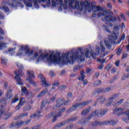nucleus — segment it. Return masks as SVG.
I'll return each mask as SVG.
<instances>
[{
	"label": "nucleus",
	"instance_id": "obj_1",
	"mask_svg": "<svg viewBox=\"0 0 129 129\" xmlns=\"http://www.w3.org/2000/svg\"><path fill=\"white\" fill-rule=\"evenodd\" d=\"M78 51L81 52V55H79V53L78 51H76L75 52H70L69 51L67 52L66 53H63L62 54V58H61V56L60 55V53L59 52L56 53L54 55V51H49V56L47 58V61H50L51 62H55V63H57V64H60V65H64L66 64H73V62L75 61H76V59H80V62H84L85 55L86 58H88L89 57V49L88 48H85L84 50V53L82 52V49L81 48H78Z\"/></svg>",
	"mask_w": 129,
	"mask_h": 129
},
{
	"label": "nucleus",
	"instance_id": "obj_14",
	"mask_svg": "<svg viewBox=\"0 0 129 129\" xmlns=\"http://www.w3.org/2000/svg\"><path fill=\"white\" fill-rule=\"evenodd\" d=\"M90 125L91 126H94L97 127V126H100V125H103V121H95L94 122H91Z\"/></svg>",
	"mask_w": 129,
	"mask_h": 129
},
{
	"label": "nucleus",
	"instance_id": "obj_55",
	"mask_svg": "<svg viewBox=\"0 0 129 129\" xmlns=\"http://www.w3.org/2000/svg\"><path fill=\"white\" fill-rule=\"evenodd\" d=\"M60 84V83H59L58 81H55L54 82L53 84H52V86H56L57 87H58V86Z\"/></svg>",
	"mask_w": 129,
	"mask_h": 129
},
{
	"label": "nucleus",
	"instance_id": "obj_20",
	"mask_svg": "<svg viewBox=\"0 0 129 129\" xmlns=\"http://www.w3.org/2000/svg\"><path fill=\"white\" fill-rule=\"evenodd\" d=\"M98 110H96L92 112L91 114L90 115V116H89V118H91L92 117H95L96 116L98 117Z\"/></svg>",
	"mask_w": 129,
	"mask_h": 129
},
{
	"label": "nucleus",
	"instance_id": "obj_48",
	"mask_svg": "<svg viewBox=\"0 0 129 129\" xmlns=\"http://www.w3.org/2000/svg\"><path fill=\"white\" fill-rule=\"evenodd\" d=\"M70 101V100L68 99L64 101L61 104H60L61 105H68V103H69V102Z\"/></svg>",
	"mask_w": 129,
	"mask_h": 129
},
{
	"label": "nucleus",
	"instance_id": "obj_5",
	"mask_svg": "<svg viewBox=\"0 0 129 129\" xmlns=\"http://www.w3.org/2000/svg\"><path fill=\"white\" fill-rule=\"evenodd\" d=\"M14 74L16 75L15 79L17 80L16 84L18 85H24V83H23V81H22V79H21L20 77L24 76L25 74H24L22 71L19 70L18 72H15Z\"/></svg>",
	"mask_w": 129,
	"mask_h": 129
},
{
	"label": "nucleus",
	"instance_id": "obj_11",
	"mask_svg": "<svg viewBox=\"0 0 129 129\" xmlns=\"http://www.w3.org/2000/svg\"><path fill=\"white\" fill-rule=\"evenodd\" d=\"M96 53H94V51L93 50H91V55L92 57V58H93V59H96V56H98V55H99V47L97 46H96Z\"/></svg>",
	"mask_w": 129,
	"mask_h": 129
},
{
	"label": "nucleus",
	"instance_id": "obj_19",
	"mask_svg": "<svg viewBox=\"0 0 129 129\" xmlns=\"http://www.w3.org/2000/svg\"><path fill=\"white\" fill-rule=\"evenodd\" d=\"M89 103V101H85L81 103H78V105L79 106V108H82V107H84L85 105H87V104H88Z\"/></svg>",
	"mask_w": 129,
	"mask_h": 129
},
{
	"label": "nucleus",
	"instance_id": "obj_56",
	"mask_svg": "<svg viewBox=\"0 0 129 129\" xmlns=\"http://www.w3.org/2000/svg\"><path fill=\"white\" fill-rule=\"evenodd\" d=\"M38 116V114L37 113H34L30 115V118H35V117H37Z\"/></svg>",
	"mask_w": 129,
	"mask_h": 129
},
{
	"label": "nucleus",
	"instance_id": "obj_59",
	"mask_svg": "<svg viewBox=\"0 0 129 129\" xmlns=\"http://www.w3.org/2000/svg\"><path fill=\"white\" fill-rule=\"evenodd\" d=\"M120 16L123 21H125V16H124V14L123 13H120Z\"/></svg>",
	"mask_w": 129,
	"mask_h": 129
},
{
	"label": "nucleus",
	"instance_id": "obj_18",
	"mask_svg": "<svg viewBox=\"0 0 129 129\" xmlns=\"http://www.w3.org/2000/svg\"><path fill=\"white\" fill-rule=\"evenodd\" d=\"M66 121H64L61 122V123H58L54 126V129L60 128V127H62L63 125H65L66 124Z\"/></svg>",
	"mask_w": 129,
	"mask_h": 129
},
{
	"label": "nucleus",
	"instance_id": "obj_7",
	"mask_svg": "<svg viewBox=\"0 0 129 129\" xmlns=\"http://www.w3.org/2000/svg\"><path fill=\"white\" fill-rule=\"evenodd\" d=\"M38 78L41 80V85L43 87H47V86H49V84L47 82V80H46V78L43 76V75L39 74L38 75Z\"/></svg>",
	"mask_w": 129,
	"mask_h": 129
},
{
	"label": "nucleus",
	"instance_id": "obj_21",
	"mask_svg": "<svg viewBox=\"0 0 129 129\" xmlns=\"http://www.w3.org/2000/svg\"><path fill=\"white\" fill-rule=\"evenodd\" d=\"M5 96L6 97H8L10 100H11L12 98H13V95L12 93V90H9L7 91V93L6 94Z\"/></svg>",
	"mask_w": 129,
	"mask_h": 129
},
{
	"label": "nucleus",
	"instance_id": "obj_8",
	"mask_svg": "<svg viewBox=\"0 0 129 129\" xmlns=\"http://www.w3.org/2000/svg\"><path fill=\"white\" fill-rule=\"evenodd\" d=\"M117 122V121H114V120L103 121V125H107L109 124V125H113V126H114Z\"/></svg>",
	"mask_w": 129,
	"mask_h": 129
},
{
	"label": "nucleus",
	"instance_id": "obj_6",
	"mask_svg": "<svg viewBox=\"0 0 129 129\" xmlns=\"http://www.w3.org/2000/svg\"><path fill=\"white\" fill-rule=\"evenodd\" d=\"M19 51L20 52L22 51V53H25L27 55H28V56H31V55H32L33 53H34L33 50L30 51V48L28 46L22 45L19 49Z\"/></svg>",
	"mask_w": 129,
	"mask_h": 129
},
{
	"label": "nucleus",
	"instance_id": "obj_53",
	"mask_svg": "<svg viewBox=\"0 0 129 129\" xmlns=\"http://www.w3.org/2000/svg\"><path fill=\"white\" fill-rule=\"evenodd\" d=\"M61 104H57L56 105L53 106V109H58V108H59L60 107V106H61Z\"/></svg>",
	"mask_w": 129,
	"mask_h": 129
},
{
	"label": "nucleus",
	"instance_id": "obj_29",
	"mask_svg": "<svg viewBox=\"0 0 129 129\" xmlns=\"http://www.w3.org/2000/svg\"><path fill=\"white\" fill-rule=\"evenodd\" d=\"M14 3H16V5H14V3H12V7H17L19 6L20 8H24V5L22 3H19L18 0H12Z\"/></svg>",
	"mask_w": 129,
	"mask_h": 129
},
{
	"label": "nucleus",
	"instance_id": "obj_43",
	"mask_svg": "<svg viewBox=\"0 0 129 129\" xmlns=\"http://www.w3.org/2000/svg\"><path fill=\"white\" fill-rule=\"evenodd\" d=\"M24 102H25V98H20V102H19V105H20V106H23Z\"/></svg>",
	"mask_w": 129,
	"mask_h": 129
},
{
	"label": "nucleus",
	"instance_id": "obj_41",
	"mask_svg": "<svg viewBox=\"0 0 129 129\" xmlns=\"http://www.w3.org/2000/svg\"><path fill=\"white\" fill-rule=\"evenodd\" d=\"M46 104H47V101L46 100H43L41 102V108H44V107H45V106H46Z\"/></svg>",
	"mask_w": 129,
	"mask_h": 129
},
{
	"label": "nucleus",
	"instance_id": "obj_27",
	"mask_svg": "<svg viewBox=\"0 0 129 129\" xmlns=\"http://www.w3.org/2000/svg\"><path fill=\"white\" fill-rule=\"evenodd\" d=\"M104 44L106 49H108V51H110L111 50V45H110V43L108 41L104 40Z\"/></svg>",
	"mask_w": 129,
	"mask_h": 129
},
{
	"label": "nucleus",
	"instance_id": "obj_44",
	"mask_svg": "<svg viewBox=\"0 0 129 129\" xmlns=\"http://www.w3.org/2000/svg\"><path fill=\"white\" fill-rule=\"evenodd\" d=\"M16 125L18 126H21V125H25V123L24 121H20L16 122Z\"/></svg>",
	"mask_w": 129,
	"mask_h": 129
},
{
	"label": "nucleus",
	"instance_id": "obj_39",
	"mask_svg": "<svg viewBox=\"0 0 129 129\" xmlns=\"http://www.w3.org/2000/svg\"><path fill=\"white\" fill-rule=\"evenodd\" d=\"M64 5H63V9L64 10H67L68 8V4H69V0H64Z\"/></svg>",
	"mask_w": 129,
	"mask_h": 129
},
{
	"label": "nucleus",
	"instance_id": "obj_22",
	"mask_svg": "<svg viewBox=\"0 0 129 129\" xmlns=\"http://www.w3.org/2000/svg\"><path fill=\"white\" fill-rule=\"evenodd\" d=\"M48 92V90L47 89H44L42 90L41 92L37 95V97L40 98V97H43V96H45V95L46 93Z\"/></svg>",
	"mask_w": 129,
	"mask_h": 129
},
{
	"label": "nucleus",
	"instance_id": "obj_54",
	"mask_svg": "<svg viewBox=\"0 0 129 129\" xmlns=\"http://www.w3.org/2000/svg\"><path fill=\"white\" fill-rule=\"evenodd\" d=\"M97 60L98 61V62L101 63V64L105 62V59H104L99 58V59H97Z\"/></svg>",
	"mask_w": 129,
	"mask_h": 129
},
{
	"label": "nucleus",
	"instance_id": "obj_33",
	"mask_svg": "<svg viewBox=\"0 0 129 129\" xmlns=\"http://www.w3.org/2000/svg\"><path fill=\"white\" fill-rule=\"evenodd\" d=\"M85 78V75H84V71L81 72V77L79 78V80L80 81H83V80Z\"/></svg>",
	"mask_w": 129,
	"mask_h": 129
},
{
	"label": "nucleus",
	"instance_id": "obj_57",
	"mask_svg": "<svg viewBox=\"0 0 129 129\" xmlns=\"http://www.w3.org/2000/svg\"><path fill=\"white\" fill-rule=\"evenodd\" d=\"M65 110H66V108H60L58 110L59 113H62V112H64V111H65Z\"/></svg>",
	"mask_w": 129,
	"mask_h": 129
},
{
	"label": "nucleus",
	"instance_id": "obj_36",
	"mask_svg": "<svg viewBox=\"0 0 129 129\" xmlns=\"http://www.w3.org/2000/svg\"><path fill=\"white\" fill-rule=\"evenodd\" d=\"M118 98V94H114L108 99L110 100H113L114 99H117Z\"/></svg>",
	"mask_w": 129,
	"mask_h": 129
},
{
	"label": "nucleus",
	"instance_id": "obj_38",
	"mask_svg": "<svg viewBox=\"0 0 129 129\" xmlns=\"http://www.w3.org/2000/svg\"><path fill=\"white\" fill-rule=\"evenodd\" d=\"M100 84H101V81L97 80V81L94 82L93 86L94 87H95L96 86H99V85H100Z\"/></svg>",
	"mask_w": 129,
	"mask_h": 129
},
{
	"label": "nucleus",
	"instance_id": "obj_37",
	"mask_svg": "<svg viewBox=\"0 0 129 129\" xmlns=\"http://www.w3.org/2000/svg\"><path fill=\"white\" fill-rule=\"evenodd\" d=\"M66 88H67V86L65 85H61L58 88L57 90H59L60 91L62 92L64 91V90L66 89Z\"/></svg>",
	"mask_w": 129,
	"mask_h": 129
},
{
	"label": "nucleus",
	"instance_id": "obj_35",
	"mask_svg": "<svg viewBox=\"0 0 129 129\" xmlns=\"http://www.w3.org/2000/svg\"><path fill=\"white\" fill-rule=\"evenodd\" d=\"M20 1H21V2H23V3L25 4V5L26 6V7H27V8H31L33 7V5H32V4L27 2L26 0H20Z\"/></svg>",
	"mask_w": 129,
	"mask_h": 129
},
{
	"label": "nucleus",
	"instance_id": "obj_62",
	"mask_svg": "<svg viewBox=\"0 0 129 129\" xmlns=\"http://www.w3.org/2000/svg\"><path fill=\"white\" fill-rule=\"evenodd\" d=\"M12 114V113H6L5 114V116L6 117L4 118V119H8V118H9V117H10V115H11Z\"/></svg>",
	"mask_w": 129,
	"mask_h": 129
},
{
	"label": "nucleus",
	"instance_id": "obj_17",
	"mask_svg": "<svg viewBox=\"0 0 129 129\" xmlns=\"http://www.w3.org/2000/svg\"><path fill=\"white\" fill-rule=\"evenodd\" d=\"M26 76L28 77L27 79H32V78H35V76L34 75V72H30L29 70L27 71Z\"/></svg>",
	"mask_w": 129,
	"mask_h": 129
},
{
	"label": "nucleus",
	"instance_id": "obj_16",
	"mask_svg": "<svg viewBox=\"0 0 129 129\" xmlns=\"http://www.w3.org/2000/svg\"><path fill=\"white\" fill-rule=\"evenodd\" d=\"M108 110L106 109L104 110H98L99 114H98V117H102L104 114L107 112Z\"/></svg>",
	"mask_w": 129,
	"mask_h": 129
},
{
	"label": "nucleus",
	"instance_id": "obj_4",
	"mask_svg": "<svg viewBox=\"0 0 129 129\" xmlns=\"http://www.w3.org/2000/svg\"><path fill=\"white\" fill-rule=\"evenodd\" d=\"M38 3H45L46 2V7L48 8L51 6V4L52 7H56V5L58 6V5H60L61 7H63V6L62 0H34L33 3L34 4V7L36 9H39V5H38Z\"/></svg>",
	"mask_w": 129,
	"mask_h": 129
},
{
	"label": "nucleus",
	"instance_id": "obj_23",
	"mask_svg": "<svg viewBox=\"0 0 129 129\" xmlns=\"http://www.w3.org/2000/svg\"><path fill=\"white\" fill-rule=\"evenodd\" d=\"M0 10L4 11L5 13L10 12V9H9V7L7 5H3L0 7Z\"/></svg>",
	"mask_w": 129,
	"mask_h": 129
},
{
	"label": "nucleus",
	"instance_id": "obj_28",
	"mask_svg": "<svg viewBox=\"0 0 129 129\" xmlns=\"http://www.w3.org/2000/svg\"><path fill=\"white\" fill-rule=\"evenodd\" d=\"M77 119H78V117L75 116V117H72L71 118L67 119L66 120V122L67 123H69L70 121H74L75 120H77Z\"/></svg>",
	"mask_w": 129,
	"mask_h": 129
},
{
	"label": "nucleus",
	"instance_id": "obj_15",
	"mask_svg": "<svg viewBox=\"0 0 129 129\" xmlns=\"http://www.w3.org/2000/svg\"><path fill=\"white\" fill-rule=\"evenodd\" d=\"M123 110H124V108L120 107L119 108H116L113 113H116L117 115H121L123 114V113H122Z\"/></svg>",
	"mask_w": 129,
	"mask_h": 129
},
{
	"label": "nucleus",
	"instance_id": "obj_26",
	"mask_svg": "<svg viewBox=\"0 0 129 129\" xmlns=\"http://www.w3.org/2000/svg\"><path fill=\"white\" fill-rule=\"evenodd\" d=\"M110 53V51L107 50L105 52V51H101V52L100 54L101 58H103V57H105L106 55H108Z\"/></svg>",
	"mask_w": 129,
	"mask_h": 129
},
{
	"label": "nucleus",
	"instance_id": "obj_2",
	"mask_svg": "<svg viewBox=\"0 0 129 129\" xmlns=\"http://www.w3.org/2000/svg\"><path fill=\"white\" fill-rule=\"evenodd\" d=\"M69 1V7L72 8L74 9H76L80 12H83L84 14H85L88 11L89 13H91L93 10L94 12H96L99 8L92 5L91 3L88 2L87 1L85 2L82 1L79 5V2L75 1V0H68Z\"/></svg>",
	"mask_w": 129,
	"mask_h": 129
},
{
	"label": "nucleus",
	"instance_id": "obj_42",
	"mask_svg": "<svg viewBox=\"0 0 129 129\" xmlns=\"http://www.w3.org/2000/svg\"><path fill=\"white\" fill-rule=\"evenodd\" d=\"M100 48L101 51H105V47L103 45V42H100Z\"/></svg>",
	"mask_w": 129,
	"mask_h": 129
},
{
	"label": "nucleus",
	"instance_id": "obj_10",
	"mask_svg": "<svg viewBox=\"0 0 129 129\" xmlns=\"http://www.w3.org/2000/svg\"><path fill=\"white\" fill-rule=\"evenodd\" d=\"M76 109H79V107L78 106V103H76V104L72 105V106L70 107L67 110V113H70V112H72V111H74V110H76Z\"/></svg>",
	"mask_w": 129,
	"mask_h": 129
},
{
	"label": "nucleus",
	"instance_id": "obj_12",
	"mask_svg": "<svg viewBox=\"0 0 129 129\" xmlns=\"http://www.w3.org/2000/svg\"><path fill=\"white\" fill-rule=\"evenodd\" d=\"M0 40H4V36L0 35ZM8 47L7 46V44L4 43L2 41L0 42V50H5V49H7Z\"/></svg>",
	"mask_w": 129,
	"mask_h": 129
},
{
	"label": "nucleus",
	"instance_id": "obj_9",
	"mask_svg": "<svg viewBox=\"0 0 129 129\" xmlns=\"http://www.w3.org/2000/svg\"><path fill=\"white\" fill-rule=\"evenodd\" d=\"M117 38H118V33L113 32L112 35L109 37L108 41L110 42V43H112L114 42V40H116Z\"/></svg>",
	"mask_w": 129,
	"mask_h": 129
},
{
	"label": "nucleus",
	"instance_id": "obj_51",
	"mask_svg": "<svg viewBox=\"0 0 129 129\" xmlns=\"http://www.w3.org/2000/svg\"><path fill=\"white\" fill-rule=\"evenodd\" d=\"M95 94H98L99 93H101L100 91V88L96 89L94 91Z\"/></svg>",
	"mask_w": 129,
	"mask_h": 129
},
{
	"label": "nucleus",
	"instance_id": "obj_24",
	"mask_svg": "<svg viewBox=\"0 0 129 129\" xmlns=\"http://www.w3.org/2000/svg\"><path fill=\"white\" fill-rule=\"evenodd\" d=\"M48 57H49V53H47L45 54H40V56L39 57V58L37 59V62H39V61H40L39 60V59L41 58V59H45L46 58H48Z\"/></svg>",
	"mask_w": 129,
	"mask_h": 129
},
{
	"label": "nucleus",
	"instance_id": "obj_64",
	"mask_svg": "<svg viewBox=\"0 0 129 129\" xmlns=\"http://www.w3.org/2000/svg\"><path fill=\"white\" fill-rule=\"evenodd\" d=\"M54 114H55V112H52L49 113L48 115V116H49V118H51V117H53V115H54Z\"/></svg>",
	"mask_w": 129,
	"mask_h": 129
},
{
	"label": "nucleus",
	"instance_id": "obj_50",
	"mask_svg": "<svg viewBox=\"0 0 129 129\" xmlns=\"http://www.w3.org/2000/svg\"><path fill=\"white\" fill-rule=\"evenodd\" d=\"M19 100V98H13L11 102V104L16 103V102H18Z\"/></svg>",
	"mask_w": 129,
	"mask_h": 129
},
{
	"label": "nucleus",
	"instance_id": "obj_52",
	"mask_svg": "<svg viewBox=\"0 0 129 129\" xmlns=\"http://www.w3.org/2000/svg\"><path fill=\"white\" fill-rule=\"evenodd\" d=\"M113 90V87H109L106 88V93L109 92L111 90Z\"/></svg>",
	"mask_w": 129,
	"mask_h": 129
},
{
	"label": "nucleus",
	"instance_id": "obj_34",
	"mask_svg": "<svg viewBox=\"0 0 129 129\" xmlns=\"http://www.w3.org/2000/svg\"><path fill=\"white\" fill-rule=\"evenodd\" d=\"M60 116H62V114L61 113H58L57 115H55L52 119V122H55V121L57 120V118L60 117Z\"/></svg>",
	"mask_w": 129,
	"mask_h": 129
},
{
	"label": "nucleus",
	"instance_id": "obj_25",
	"mask_svg": "<svg viewBox=\"0 0 129 129\" xmlns=\"http://www.w3.org/2000/svg\"><path fill=\"white\" fill-rule=\"evenodd\" d=\"M21 91H22V95H23V94H25V95H27L29 93V91L28 90V89H27V88H26V87H21Z\"/></svg>",
	"mask_w": 129,
	"mask_h": 129
},
{
	"label": "nucleus",
	"instance_id": "obj_61",
	"mask_svg": "<svg viewBox=\"0 0 129 129\" xmlns=\"http://www.w3.org/2000/svg\"><path fill=\"white\" fill-rule=\"evenodd\" d=\"M122 120L124 122H125L126 123H127L128 122V120L127 119V118L126 117H122Z\"/></svg>",
	"mask_w": 129,
	"mask_h": 129
},
{
	"label": "nucleus",
	"instance_id": "obj_32",
	"mask_svg": "<svg viewBox=\"0 0 129 129\" xmlns=\"http://www.w3.org/2000/svg\"><path fill=\"white\" fill-rule=\"evenodd\" d=\"M28 114H29L28 112L21 113L18 116V118H23V117H26V116H28Z\"/></svg>",
	"mask_w": 129,
	"mask_h": 129
},
{
	"label": "nucleus",
	"instance_id": "obj_45",
	"mask_svg": "<svg viewBox=\"0 0 129 129\" xmlns=\"http://www.w3.org/2000/svg\"><path fill=\"white\" fill-rule=\"evenodd\" d=\"M17 66L18 68L20 69H24V66L22 64H21L20 62H17L16 63Z\"/></svg>",
	"mask_w": 129,
	"mask_h": 129
},
{
	"label": "nucleus",
	"instance_id": "obj_40",
	"mask_svg": "<svg viewBox=\"0 0 129 129\" xmlns=\"http://www.w3.org/2000/svg\"><path fill=\"white\" fill-rule=\"evenodd\" d=\"M27 81H29L31 84H33L34 86H37V83L36 82H34L31 79H27Z\"/></svg>",
	"mask_w": 129,
	"mask_h": 129
},
{
	"label": "nucleus",
	"instance_id": "obj_49",
	"mask_svg": "<svg viewBox=\"0 0 129 129\" xmlns=\"http://www.w3.org/2000/svg\"><path fill=\"white\" fill-rule=\"evenodd\" d=\"M122 52V48H119L116 51V54L118 55H120V54H121Z\"/></svg>",
	"mask_w": 129,
	"mask_h": 129
},
{
	"label": "nucleus",
	"instance_id": "obj_60",
	"mask_svg": "<svg viewBox=\"0 0 129 129\" xmlns=\"http://www.w3.org/2000/svg\"><path fill=\"white\" fill-rule=\"evenodd\" d=\"M1 59L2 64L6 65L7 64V62H8V60H5V59H4L3 57H1Z\"/></svg>",
	"mask_w": 129,
	"mask_h": 129
},
{
	"label": "nucleus",
	"instance_id": "obj_31",
	"mask_svg": "<svg viewBox=\"0 0 129 129\" xmlns=\"http://www.w3.org/2000/svg\"><path fill=\"white\" fill-rule=\"evenodd\" d=\"M90 111V109L89 108H87L83 110L82 112H81L82 115H86L88 113H89Z\"/></svg>",
	"mask_w": 129,
	"mask_h": 129
},
{
	"label": "nucleus",
	"instance_id": "obj_3",
	"mask_svg": "<svg viewBox=\"0 0 129 129\" xmlns=\"http://www.w3.org/2000/svg\"><path fill=\"white\" fill-rule=\"evenodd\" d=\"M95 7L99 8V9L96 10V12H94L93 10L91 11L93 12L92 17L93 18H96V17H102L103 16L104 17L102 18V21L105 22L107 26L112 27L113 25L112 23H109L108 24H107V23L109 22H116L117 19L116 17L113 16V14L110 13L108 14V12L103 11V9L100 6H96L95 5Z\"/></svg>",
	"mask_w": 129,
	"mask_h": 129
},
{
	"label": "nucleus",
	"instance_id": "obj_13",
	"mask_svg": "<svg viewBox=\"0 0 129 129\" xmlns=\"http://www.w3.org/2000/svg\"><path fill=\"white\" fill-rule=\"evenodd\" d=\"M87 119H89V117L88 118H82L79 121H78V124H81L82 126H84L85 125V123L86 122H88V121H87Z\"/></svg>",
	"mask_w": 129,
	"mask_h": 129
},
{
	"label": "nucleus",
	"instance_id": "obj_58",
	"mask_svg": "<svg viewBox=\"0 0 129 129\" xmlns=\"http://www.w3.org/2000/svg\"><path fill=\"white\" fill-rule=\"evenodd\" d=\"M63 101V100L61 98H59L56 100V102L57 104H60L61 102Z\"/></svg>",
	"mask_w": 129,
	"mask_h": 129
},
{
	"label": "nucleus",
	"instance_id": "obj_47",
	"mask_svg": "<svg viewBox=\"0 0 129 129\" xmlns=\"http://www.w3.org/2000/svg\"><path fill=\"white\" fill-rule=\"evenodd\" d=\"M78 70H80V66H76L73 69V71L75 72L78 71Z\"/></svg>",
	"mask_w": 129,
	"mask_h": 129
},
{
	"label": "nucleus",
	"instance_id": "obj_46",
	"mask_svg": "<svg viewBox=\"0 0 129 129\" xmlns=\"http://www.w3.org/2000/svg\"><path fill=\"white\" fill-rule=\"evenodd\" d=\"M31 110V106H26L24 107L23 111H27Z\"/></svg>",
	"mask_w": 129,
	"mask_h": 129
},
{
	"label": "nucleus",
	"instance_id": "obj_30",
	"mask_svg": "<svg viewBox=\"0 0 129 129\" xmlns=\"http://www.w3.org/2000/svg\"><path fill=\"white\" fill-rule=\"evenodd\" d=\"M106 99V97L105 96H101L98 97L97 100H99L100 103H103Z\"/></svg>",
	"mask_w": 129,
	"mask_h": 129
},
{
	"label": "nucleus",
	"instance_id": "obj_63",
	"mask_svg": "<svg viewBox=\"0 0 129 129\" xmlns=\"http://www.w3.org/2000/svg\"><path fill=\"white\" fill-rule=\"evenodd\" d=\"M101 92H103V93H106V88H100Z\"/></svg>",
	"mask_w": 129,
	"mask_h": 129
}]
</instances>
